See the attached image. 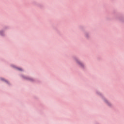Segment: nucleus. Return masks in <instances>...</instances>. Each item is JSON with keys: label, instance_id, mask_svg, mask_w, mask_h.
<instances>
[{"label": "nucleus", "instance_id": "obj_1", "mask_svg": "<svg viewBox=\"0 0 124 124\" xmlns=\"http://www.w3.org/2000/svg\"><path fill=\"white\" fill-rule=\"evenodd\" d=\"M18 70H22V69H21V68H18Z\"/></svg>", "mask_w": 124, "mask_h": 124}]
</instances>
